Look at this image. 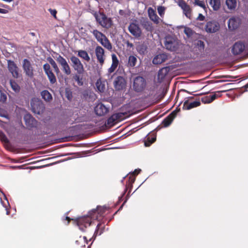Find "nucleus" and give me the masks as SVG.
I'll return each mask as SVG.
<instances>
[{
    "mask_svg": "<svg viewBox=\"0 0 248 248\" xmlns=\"http://www.w3.org/2000/svg\"><path fill=\"white\" fill-rule=\"evenodd\" d=\"M65 220L67 221V224H68L71 220H74L79 227V229L82 231H84V228H87L91 225V218L89 217L83 216L75 219L66 217Z\"/></svg>",
    "mask_w": 248,
    "mask_h": 248,
    "instance_id": "nucleus-1",
    "label": "nucleus"
},
{
    "mask_svg": "<svg viewBox=\"0 0 248 248\" xmlns=\"http://www.w3.org/2000/svg\"><path fill=\"white\" fill-rule=\"evenodd\" d=\"M146 86V79L141 76H137L133 81V89L137 93L142 92Z\"/></svg>",
    "mask_w": 248,
    "mask_h": 248,
    "instance_id": "nucleus-2",
    "label": "nucleus"
},
{
    "mask_svg": "<svg viewBox=\"0 0 248 248\" xmlns=\"http://www.w3.org/2000/svg\"><path fill=\"white\" fill-rule=\"evenodd\" d=\"M56 54V55L54 58L61 66L62 70L63 73L67 76L70 75L71 74V68L66 59L59 54Z\"/></svg>",
    "mask_w": 248,
    "mask_h": 248,
    "instance_id": "nucleus-3",
    "label": "nucleus"
},
{
    "mask_svg": "<svg viewBox=\"0 0 248 248\" xmlns=\"http://www.w3.org/2000/svg\"><path fill=\"white\" fill-rule=\"evenodd\" d=\"M164 45L167 49L171 51H176L179 47L178 40L171 36H167L165 37Z\"/></svg>",
    "mask_w": 248,
    "mask_h": 248,
    "instance_id": "nucleus-4",
    "label": "nucleus"
},
{
    "mask_svg": "<svg viewBox=\"0 0 248 248\" xmlns=\"http://www.w3.org/2000/svg\"><path fill=\"white\" fill-rule=\"evenodd\" d=\"M95 18L97 22L104 28H109L111 27L112 22L110 18H108L104 13H100L95 15Z\"/></svg>",
    "mask_w": 248,
    "mask_h": 248,
    "instance_id": "nucleus-5",
    "label": "nucleus"
},
{
    "mask_svg": "<svg viewBox=\"0 0 248 248\" xmlns=\"http://www.w3.org/2000/svg\"><path fill=\"white\" fill-rule=\"evenodd\" d=\"M71 65L75 71L79 75L83 74L85 71L83 64L80 60L75 56H72L70 58Z\"/></svg>",
    "mask_w": 248,
    "mask_h": 248,
    "instance_id": "nucleus-6",
    "label": "nucleus"
},
{
    "mask_svg": "<svg viewBox=\"0 0 248 248\" xmlns=\"http://www.w3.org/2000/svg\"><path fill=\"white\" fill-rule=\"evenodd\" d=\"M31 109L33 112L35 114H40L43 113L45 109V106L43 102L36 98L31 100Z\"/></svg>",
    "mask_w": 248,
    "mask_h": 248,
    "instance_id": "nucleus-7",
    "label": "nucleus"
},
{
    "mask_svg": "<svg viewBox=\"0 0 248 248\" xmlns=\"http://www.w3.org/2000/svg\"><path fill=\"white\" fill-rule=\"evenodd\" d=\"M194 98V96H190L185 99L183 106V109L189 110L200 106L201 102L199 98H196L194 101H190Z\"/></svg>",
    "mask_w": 248,
    "mask_h": 248,
    "instance_id": "nucleus-8",
    "label": "nucleus"
},
{
    "mask_svg": "<svg viewBox=\"0 0 248 248\" xmlns=\"http://www.w3.org/2000/svg\"><path fill=\"white\" fill-rule=\"evenodd\" d=\"M107 210V208L105 207L97 206L96 209H93L89 213V217L91 218V223L92 219H97L99 217L103 216Z\"/></svg>",
    "mask_w": 248,
    "mask_h": 248,
    "instance_id": "nucleus-9",
    "label": "nucleus"
},
{
    "mask_svg": "<svg viewBox=\"0 0 248 248\" xmlns=\"http://www.w3.org/2000/svg\"><path fill=\"white\" fill-rule=\"evenodd\" d=\"M177 112L176 110L173 111L171 113H170L168 116H167L162 122L161 124L158 126L156 129L157 130H160L162 127H166L169 126L173 119L176 116Z\"/></svg>",
    "mask_w": 248,
    "mask_h": 248,
    "instance_id": "nucleus-10",
    "label": "nucleus"
},
{
    "mask_svg": "<svg viewBox=\"0 0 248 248\" xmlns=\"http://www.w3.org/2000/svg\"><path fill=\"white\" fill-rule=\"evenodd\" d=\"M43 69L50 83L51 84H54L56 83V77L51 69L50 65L47 63L44 64L43 65Z\"/></svg>",
    "mask_w": 248,
    "mask_h": 248,
    "instance_id": "nucleus-11",
    "label": "nucleus"
},
{
    "mask_svg": "<svg viewBox=\"0 0 248 248\" xmlns=\"http://www.w3.org/2000/svg\"><path fill=\"white\" fill-rule=\"evenodd\" d=\"M128 29L130 33L135 37L139 38L141 35V30L139 25L135 22L130 23Z\"/></svg>",
    "mask_w": 248,
    "mask_h": 248,
    "instance_id": "nucleus-12",
    "label": "nucleus"
},
{
    "mask_svg": "<svg viewBox=\"0 0 248 248\" xmlns=\"http://www.w3.org/2000/svg\"><path fill=\"white\" fill-rule=\"evenodd\" d=\"M22 67L26 76L30 78H32L33 77V68L29 60L27 59L23 60Z\"/></svg>",
    "mask_w": 248,
    "mask_h": 248,
    "instance_id": "nucleus-13",
    "label": "nucleus"
},
{
    "mask_svg": "<svg viewBox=\"0 0 248 248\" xmlns=\"http://www.w3.org/2000/svg\"><path fill=\"white\" fill-rule=\"evenodd\" d=\"M220 25L219 23L215 20H211L207 22L205 27V30L208 33H214L219 30Z\"/></svg>",
    "mask_w": 248,
    "mask_h": 248,
    "instance_id": "nucleus-14",
    "label": "nucleus"
},
{
    "mask_svg": "<svg viewBox=\"0 0 248 248\" xmlns=\"http://www.w3.org/2000/svg\"><path fill=\"white\" fill-rule=\"evenodd\" d=\"M246 46L244 42L239 41L235 42L232 48V52L234 55L241 54L245 49Z\"/></svg>",
    "mask_w": 248,
    "mask_h": 248,
    "instance_id": "nucleus-15",
    "label": "nucleus"
},
{
    "mask_svg": "<svg viewBox=\"0 0 248 248\" xmlns=\"http://www.w3.org/2000/svg\"><path fill=\"white\" fill-rule=\"evenodd\" d=\"M95 53L98 62L102 66L106 59L104 49L101 46H97L95 48Z\"/></svg>",
    "mask_w": 248,
    "mask_h": 248,
    "instance_id": "nucleus-16",
    "label": "nucleus"
},
{
    "mask_svg": "<svg viewBox=\"0 0 248 248\" xmlns=\"http://www.w3.org/2000/svg\"><path fill=\"white\" fill-rule=\"evenodd\" d=\"M178 4L183 10L184 14L186 17L191 19L192 15V9L184 0H180L178 1Z\"/></svg>",
    "mask_w": 248,
    "mask_h": 248,
    "instance_id": "nucleus-17",
    "label": "nucleus"
},
{
    "mask_svg": "<svg viewBox=\"0 0 248 248\" xmlns=\"http://www.w3.org/2000/svg\"><path fill=\"white\" fill-rule=\"evenodd\" d=\"M24 119L27 127L31 129L37 126V121L34 118L31 114H27L24 115Z\"/></svg>",
    "mask_w": 248,
    "mask_h": 248,
    "instance_id": "nucleus-18",
    "label": "nucleus"
},
{
    "mask_svg": "<svg viewBox=\"0 0 248 248\" xmlns=\"http://www.w3.org/2000/svg\"><path fill=\"white\" fill-rule=\"evenodd\" d=\"M7 62L8 70L14 78H17L19 77V69L16 64L11 60H8Z\"/></svg>",
    "mask_w": 248,
    "mask_h": 248,
    "instance_id": "nucleus-19",
    "label": "nucleus"
},
{
    "mask_svg": "<svg viewBox=\"0 0 248 248\" xmlns=\"http://www.w3.org/2000/svg\"><path fill=\"white\" fill-rule=\"evenodd\" d=\"M221 93V91H218L210 95L204 96L201 98V101L204 104L210 103L217 98L220 97Z\"/></svg>",
    "mask_w": 248,
    "mask_h": 248,
    "instance_id": "nucleus-20",
    "label": "nucleus"
},
{
    "mask_svg": "<svg viewBox=\"0 0 248 248\" xmlns=\"http://www.w3.org/2000/svg\"><path fill=\"white\" fill-rule=\"evenodd\" d=\"M108 108L102 103L98 104L94 108V111L98 116H103L108 112Z\"/></svg>",
    "mask_w": 248,
    "mask_h": 248,
    "instance_id": "nucleus-21",
    "label": "nucleus"
},
{
    "mask_svg": "<svg viewBox=\"0 0 248 248\" xmlns=\"http://www.w3.org/2000/svg\"><path fill=\"white\" fill-rule=\"evenodd\" d=\"M125 83L124 78L121 76H118L114 81V86L116 90H121L124 88Z\"/></svg>",
    "mask_w": 248,
    "mask_h": 248,
    "instance_id": "nucleus-22",
    "label": "nucleus"
},
{
    "mask_svg": "<svg viewBox=\"0 0 248 248\" xmlns=\"http://www.w3.org/2000/svg\"><path fill=\"white\" fill-rule=\"evenodd\" d=\"M140 23L146 31L152 32L153 31L154 28L152 23L147 18H142L140 20Z\"/></svg>",
    "mask_w": 248,
    "mask_h": 248,
    "instance_id": "nucleus-23",
    "label": "nucleus"
},
{
    "mask_svg": "<svg viewBox=\"0 0 248 248\" xmlns=\"http://www.w3.org/2000/svg\"><path fill=\"white\" fill-rule=\"evenodd\" d=\"M168 59V56L164 53L159 54L156 55L153 60V63L154 64H159L163 62Z\"/></svg>",
    "mask_w": 248,
    "mask_h": 248,
    "instance_id": "nucleus-24",
    "label": "nucleus"
},
{
    "mask_svg": "<svg viewBox=\"0 0 248 248\" xmlns=\"http://www.w3.org/2000/svg\"><path fill=\"white\" fill-rule=\"evenodd\" d=\"M111 58L112 63L110 67L108 69L109 73H113L117 68L119 63L118 58L115 54H112L111 55Z\"/></svg>",
    "mask_w": 248,
    "mask_h": 248,
    "instance_id": "nucleus-25",
    "label": "nucleus"
},
{
    "mask_svg": "<svg viewBox=\"0 0 248 248\" xmlns=\"http://www.w3.org/2000/svg\"><path fill=\"white\" fill-rule=\"evenodd\" d=\"M156 140V135L154 133H150L146 137L144 140V145L146 147L150 146Z\"/></svg>",
    "mask_w": 248,
    "mask_h": 248,
    "instance_id": "nucleus-26",
    "label": "nucleus"
},
{
    "mask_svg": "<svg viewBox=\"0 0 248 248\" xmlns=\"http://www.w3.org/2000/svg\"><path fill=\"white\" fill-rule=\"evenodd\" d=\"M137 62L136 56L130 55L128 57V62L126 65L128 67H134L136 66Z\"/></svg>",
    "mask_w": 248,
    "mask_h": 248,
    "instance_id": "nucleus-27",
    "label": "nucleus"
},
{
    "mask_svg": "<svg viewBox=\"0 0 248 248\" xmlns=\"http://www.w3.org/2000/svg\"><path fill=\"white\" fill-rule=\"evenodd\" d=\"M91 32L99 43L106 37L105 34L97 30H93V31H91Z\"/></svg>",
    "mask_w": 248,
    "mask_h": 248,
    "instance_id": "nucleus-28",
    "label": "nucleus"
},
{
    "mask_svg": "<svg viewBox=\"0 0 248 248\" xmlns=\"http://www.w3.org/2000/svg\"><path fill=\"white\" fill-rule=\"evenodd\" d=\"M209 4L214 11H218L221 7L220 0H210Z\"/></svg>",
    "mask_w": 248,
    "mask_h": 248,
    "instance_id": "nucleus-29",
    "label": "nucleus"
},
{
    "mask_svg": "<svg viewBox=\"0 0 248 248\" xmlns=\"http://www.w3.org/2000/svg\"><path fill=\"white\" fill-rule=\"evenodd\" d=\"M100 43L106 48L108 49L109 51H111L112 49V46L109 41V40L106 36L100 42Z\"/></svg>",
    "mask_w": 248,
    "mask_h": 248,
    "instance_id": "nucleus-30",
    "label": "nucleus"
},
{
    "mask_svg": "<svg viewBox=\"0 0 248 248\" xmlns=\"http://www.w3.org/2000/svg\"><path fill=\"white\" fill-rule=\"evenodd\" d=\"M41 95L42 98L46 102H50L52 100V95L47 90L42 91Z\"/></svg>",
    "mask_w": 248,
    "mask_h": 248,
    "instance_id": "nucleus-31",
    "label": "nucleus"
},
{
    "mask_svg": "<svg viewBox=\"0 0 248 248\" xmlns=\"http://www.w3.org/2000/svg\"><path fill=\"white\" fill-rule=\"evenodd\" d=\"M117 123L118 122L116 119L114 118L113 115H112L110 117L108 118L105 125L106 127L108 128H110Z\"/></svg>",
    "mask_w": 248,
    "mask_h": 248,
    "instance_id": "nucleus-32",
    "label": "nucleus"
},
{
    "mask_svg": "<svg viewBox=\"0 0 248 248\" xmlns=\"http://www.w3.org/2000/svg\"><path fill=\"white\" fill-rule=\"evenodd\" d=\"M228 28L230 30H234L238 27V23L234 18H231L228 22Z\"/></svg>",
    "mask_w": 248,
    "mask_h": 248,
    "instance_id": "nucleus-33",
    "label": "nucleus"
},
{
    "mask_svg": "<svg viewBox=\"0 0 248 248\" xmlns=\"http://www.w3.org/2000/svg\"><path fill=\"white\" fill-rule=\"evenodd\" d=\"M114 118L116 119L118 122L125 119L129 116L127 112H119L113 114Z\"/></svg>",
    "mask_w": 248,
    "mask_h": 248,
    "instance_id": "nucleus-34",
    "label": "nucleus"
},
{
    "mask_svg": "<svg viewBox=\"0 0 248 248\" xmlns=\"http://www.w3.org/2000/svg\"><path fill=\"white\" fill-rule=\"evenodd\" d=\"M78 56L87 62L90 61V58L85 50H79L78 51Z\"/></svg>",
    "mask_w": 248,
    "mask_h": 248,
    "instance_id": "nucleus-35",
    "label": "nucleus"
},
{
    "mask_svg": "<svg viewBox=\"0 0 248 248\" xmlns=\"http://www.w3.org/2000/svg\"><path fill=\"white\" fill-rule=\"evenodd\" d=\"M75 243L80 247H85L86 245L88 244V240L86 236H80L78 239L76 241Z\"/></svg>",
    "mask_w": 248,
    "mask_h": 248,
    "instance_id": "nucleus-36",
    "label": "nucleus"
},
{
    "mask_svg": "<svg viewBox=\"0 0 248 248\" xmlns=\"http://www.w3.org/2000/svg\"><path fill=\"white\" fill-rule=\"evenodd\" d=\"M95 85L98 91L101 93L104 92L105 90V83L104 81H102L101 79H99L97 80Z\"/></svg>",
    "mask_w": 248,
    "mask_h": 248,
    "instance_id": "nucleus-37",
    "label": "nucleus"
},
{
    "mask_svg": "<svg viewBox=\"0 0 248 248\" xmlns=\"http://www.w3.org/2000/svg\"><path fill=\"white\" fill-rule=\"evenodd\" d=\"M226 4L229 9L234 10L236 7V0H226Z\"/></svg>",
    "mask_w": 248,
    "mask_h": 248,
    "instance_id": "nucleus-38",
    "label": "nucleus"
},
{
    "mask_svg": "<svg viewBox=\"0 0 248 248\" xmlns=\"http://www.w3.org/2000/svg\"><path fill=\"white\" fill-rule=\"evenodd\" d=\"M47 61L49 62L50 64L52 65V67L54 69V71L57 74L60 73V70L54 60L51 57L47 58Z\"/></svg>",
    "mask_w": 248,
    "mask_h": 248,
    "instance_id": "nucleus-39",
    "label": "nucleus"
},
{
    "mask_svg": "<svg viewBox=\"0 0 248 248\" xmlns=\"http://www.w3.org/2000/svg\"><path fill=\"white\" fill-rule=\"evenodd\" d=\"M135 174H130L128 176V184H126V186L124 190V194L127 191V187L130 186L131 187L132 186V184L134 183L135 181Z\"/></svg>",
    "mask_w": 248,
    "mask_h": 248,
    "instance_id": "nucleus-40",
    "label": "nucleus"
},
{
    "mask_svg": "<svg viewBox=\"0 0 248 248\" xmlns=\"http://www.w3.org/2000/svg\"><path fill=\"white\" fill-rule=\"evenodd\" d=\"M169 71V69L168 67H163L160 70H159L158 76L159 78L162 79L163 78L165 77L168 73Z\"/></svg>",
    "mask_w": 248,
    "mask_h": 248,
    "instance_id": "nucleus-41",
    "label": "nucleus"
},
{
    "mask_svg": "<svg viewBox=\"0 0 248 248\" xmlns=\"http://www.w3.org/2000/svg\"><path fill=\"white\" fill-rule=\"evenodd\" d=\"M104 228L105 225L104 224L100 223H98L96 226L94 233L96 235H101L103 233Z\"/></svg>",
    "mask_w": 248,
    "mask_h": 248,
    "instance_id": "nucleus-42",
    "label": "nucleus"
},
{
    "mask_svg": "<svg viewBox=\"0 0 248 248\" xmlns=\"http://www.w3.org/2000/svg\"><path fill=\"white\" fill-rule=\"evenodd\" d=\"M10 83L11 88L15 92L18 93L20 91V87L15 81L10 80Z\"/></svg>",
    "mask_w": 248,
    "mask_h": 248,
    "instance_id": "nucleus-43",
    "label": "nucleus"
},
{
    "mask_svg": "<svg viewBox=\"0 0 248 248\" xmlns=\"http://www.w3.org/2000/svg\"><path fill=\"white\" fill-rule=\"evenodd\" d=\"M194 4L196 5H198L202 8H203L205 11H206L207 7L206 5L203 1L200 0H195Z\"/></svg>",
    "mask_w": 248,
    "mask_h": 248,
    "instance_id": "nucleus-44",
    "label": "nucleus"
},
{
    "mask_svg": "<svg viewBox=\"0 0 248 248\" xmlns=\"http://www.w3.org/2000/svg\"><path fill=\"white\" fill-rule=\"evenodd\" d=\"M149 16L150 19L154 22L155 24H158L159 23V17L158 16L155 14L154 12H153V15H151V14H149Z\"/></svg>",
    "mask_w": 248,
    "mask_h": 248,
    "instance_id": "nucleus-45",
    "label": "nucleus"
},
{
    "mask_svg": "<svg viewBox=\"0 0 248 248\" xmlns=\"http://www.w3.org/2000/svg\"><path fill=\"white\" fill-rule=\"evenodd\" d=\"M0 140L2 142L5 143H9V140L8 139L5 134L3 132L0 133Z\"/></svg>",
    "mask_w": 248,
    "mask_h": 248,
    "instance_id": "nucleus-46",
    "label": "nucleus"
},
{
    "mask_svg": "<svg viewBox=\"0 0 248 248\" xmlns=\"http://www.w3.org/2000/svg\"><path fill=\"white\" fill-rule=\"evenodd\" d=\"M74 80L76 81L78 85L81 86L83 85V82L82 81V78H80L79 74H76L73 77Z\"/></svg>",
    "mask_w": 248,
    "mask_h": 248,
    "instance_id": "nucleus-47",
    "label": "nucleus"
},
{
    "mask_svg": "<svg viewBox=\"0 0 248 248\" xmlns=\"http://www.w3.org/2000/svg\"><path fill=\"white\" fill-rule=\"evenodd\" d=\"M184 32L188 37H191L193 34V31L189 28H185Z\"/></svg>",
    "mask_w": 248,
    "mask_h": 248,
    "instance_id": "nucleus-48",
    "label": "nucleus"
},
{
    "mask_svg": "<svg viewBox=\"0 0 248 248\" xmlns=\"http://www.w3.org/2000/svg\"><path fill=\"white\" fill-rule=\"evenodd\" d=\"M7 99L6 95L3 93L2 91H0V101L4 102L6 101Z\"/></svg>",
    "mask_w": 248,
    "mask_h": 248,
    "instance_id": "nucleus-49",
    "label": "nucleus"
},
{
    "mask_svg": "<svg viewBox=\"0 0 248 248\" xmlns=\"http://www.w3.org/2000/svg\"><path fill=\"white\" fill-rule=\"evenodd\" d=\"M48 11L50 12L51 15L54 17L55 19H57V11L55 9H52L51 8L48 9Z\"/></svg>",
    "mask_w": 248,
    "mask_h": 248,
    "instance_id": "nucleus-50",
    "label": "nucleus"
},
{
    "mask_svg": "<svg viewBox=\"0 0 248 248\" xmlns=\"http://www.w3.org/2000/svg\"><path fill=\"white\" fill-rule=\"evenodd\" d=\"M66 95L67 98L69 100H71L72 98V93L70 91H66Z\"/></svg>",
    "mask_w": 248,
    "mask_h": 248,
    "instance_id": "nucleus-51",
    "label": "nucleus"
},
{
    "mask_svg": "<svg viewBox=\"0 0 248 248\" xmlns=\"http://www.w3.org/2000/svg\"><path fill=\"white\" fill-rule=\"evenodd\" d=\"M205 19V16L202 14H199L197 18V20L203 21Z\"/></svg>",
    "mask_w": 248,
    "mask_h": 248,
    "instance_id": "nucleus-52",
    "label": "nucleus"
},
{
    "mask_svg": "<svg viewBox=\"0 0 248 248\" xmlns=\"http://www.w3.org/2000/svg\"><path fill=\"white\" fill-rule=\"evenodd\" d=\"M8 13V11L6 9L0 8V13L1 14H7Z\"/></svg>",
    "mask_w": 248,
    "mask_h": 248,
    "instance_id": "nucleus-53",
    "label": "nucleus"
},
{
    "mask_svg": "<svg viewBox=\"0 0 248 248\" xmlns=\"http://www.w3.org/2000/svg\"><path fill=\"white\" fill-rule=\"evenodd\" d=\"M140 171V170H134V171L132 174H135V177H136V175L138 174Z\"/></svg>",
    "mask_w": 248,
    "mask_h": 248,
    "instance_id": "nucleus-54",
    "label": "nucleus"
},
{
    "mask_svg": "<svg viewBox=\"0 0 248 248\" xmlns=\"http://www.w3.org/2000/svg\"><path fill=\"white\" fill-rule=\"evenodd\" d=\"M162 12H163V11L161 8L158 9V13L159 14V15L161 16Z\"/></svg>",
    "mask_w": 248,
    "mask_h": 248,
    "instance_id": "nucleus-55",
    "label": "nucleus"
},
{
    "mask_svg": "<svg viewBox=\"0 0 248 248\" xmlns=\"http://www.w3.org/2000/svg\"><path fill=\"white\" fill-rule=\"evenodd\" d=\"M244 87L245 88V89H247L248 88V83L247 84H246L244 86Z\"/></svg>",
    "mask_w": 248,
    "mask_h": 248,
    "instance_id": "nucleus-56",
    "label": "nucleus"
},
{
    "mask_svg": "<svg viewBox=\"0 0 248 248\" xmlns=\"http://www.w3.org/2000/svg\"><path fill=\"white\" fill-rule=\"evenodd\" d=\"M128 46H133V44L132 43H128Z\"/></svg>",
    "mask_w": 248,
    "mask_h": 248,
    "instance_id": "nucleus-57",
    "label": "nucleus"
},
{
    "mask_svg": "<svg viewBox=\"0 0 248 248\" xmlns=\"http://www.w3.org/2000/svg\"><path fill=\"white\" fill-rule=\"evenodd\" d=\"M200 44H201V45H202L203 46H204V43H203V42H202V41H200Z\"/></svg>",
    "mask_w": 248,
    "mask_h": 248,
    "instance_id": "nucleus-58",
    "label": "nucleus"
},
{
    "mask_svg": "<svg viewBox=\"0 0 248 248\" xmlns=\"http://www.w3.org/2000/svg\"><path fill=\"white\" fill-rule=\"evenodd\" d=\"M20 167V166H18V167H13V168H19Z\"/></svg>",
    "mask_w": 248,
    "mask_h": 248,
    "instance_id": "nucleus-59",
    "label": "nucleus"
},
{
    "mask_svg": "<svg viewBox=\"0 0 248 248\" xmlns=\"http://www.w3.org/2000/svg\"><path fill=\"white\" fill-rule=\"evenodd\" d=\"M32 35H34V33H31Z\"/></svg>",
    "mask_w": 248,
    "mask_h": 248,
    "instance_id": "nucleus-60",
    "label": "nucleus"
}]
</instances>
